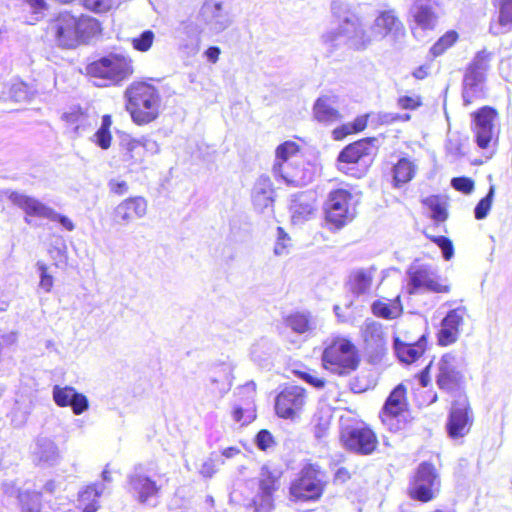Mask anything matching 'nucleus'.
Masks as SVG:
<instances>
[{
	"label": "nucleus",
	"instance_id": "obj_63",
	"mask_svg": "<svg viewBox=\"0 0 512 512\" xmlns=\"http://www.w3.org/2000/svg\"><path fill=\"white\" fill-rule=\"evenodd\" d=\"M205 56L207 58V60L211 63H216L219 59V56L221 54V50L219 47L217 46H210L206 51H205Z\"/></svg>",
	"mask_w": 512,
	"mask_h": 512
},
{
	"label": "nucleus",
	"instance_id": "obj_2",
	"mask_svg": "<svg viewBox=\"0 0 512 512\" xmlns=\"http://www.w3.org/2000/svg\"><path fill=\"white\" fill-rule=\"evenodd\" d=\"M125 110L137 126L155 122L161 115L164 102L160 88L151 80H135L124 91Z\"/></svg>",
	"mask_w": 512,
	"mask_h": 512
},
{
	"label": "nucleus",
	"instance_id": "obj_42",
	"mask_svg": "<svg viewBox=\"0 0 512 512\" xmlns=\"http://www.w3.org/2000/svg\"><path fill=\"white\" fill-rule=\"evenodd\" d=\"M332 414L328 410H318L314 413L311 424L316 438L324 437L331 426Z\"/></svg>",
	"mask_w": 512,
	"mask_h": 512
},
{
	"label": "nucleus",
	"instance_id": "obj_28",
	"mask_svg": "<svg viewBox=\"0 0 512 512\" xmlns=\"http://www.w3.org/2000/svg\"><path fill=\"white\" fill-rule=\"evenodd\" d=\"M103 492V486L99 483H91L82 487L76 497L75 505L80 512H96L99 508V498Z\"/></svg>",
	"mask_w": 512,
	"mask_h": 512
},
{
	"label": "nucleus",
	"instance_id": "obj_56",
	"mask_svg": "<svg viewBox=\"0 0 512 512\" xmlns=\"http://www.w3.org/2000/svg\"><path fill=\"white\" fill-rule=\"evenodd\" d=\"M381 123L383 124H394L398 122H408L411 120V115L408 113H385L380 116Z\"/></svg>",
	"mask_w": 512,
	"mask_h": 512
},
{
	"label": "nucleus",
	"instance_id": "obj_30",
	"mask_svg": "<svg viewBox=\"0 0 512 512\" xmlns=\"http://www.w3.org/2000/svg\"><path fill=\"white\" fill-rule=\"evenodd\" d=\"M147 149L139 140L130 139L121 144L120 160L128 167L141 165L145 161Z\"/></svg>",
	"mask_w": 512,
	"mask_h": 512
},
{
	"label": "nucleus",
	"instance_id": "obj_35",
	"mask_svg": "<svg viewBox=\"0 0 512 512\" xmlns=\"http://www.w3.org/2000/svg\"><path fill=\"white\" fill-rule=\"evenodd\" d=\"M19 512H42V492L35 489H20L16 494Z\"/></svg>",
	"mask_w": 512,
	"mask_h": 512
},
{
	"label": "nucleus",
	"instance_id": "obj_16",
	"mask_svg": "<svg viewBox=\"0 0 512 512\" xmlns=\"http://www.w3.org/2000/svg\"><path fill=\"white\" fill-rule=\"evenodd\" d=\"M282 476L283 472L279 469L267 465L261 468L258 478V493L253 501L256 511L259 512L262 509L270 511L273 508L274 494L281 486Z\"/></svg>",
	"mask_w": 512,
	"mask_h": 512
},
{
	"label": "nucleus",
	"instance_id": "obj_29",
	"mask_svg": "<svg viewBox=\"0 0 512 512\" xmlns=\"http://www.w3.org/2000/svg\"><path fill=\"white\" fill-rule=\"evenodd\" d=\"M334 99L328 95L318 97L313 105V117L316 121L323 124H330L342 119L341 112L334 107Z\"/></svg>",
	"mask_w": 512,
	"mask_h": 512
},
{
	"label": "nucleus",
	"instance_id": "obj_34",
	"mask_svg": "<svg viewBox=\"0 0 512 512\" xmlns=\"http://www.w3.org/2000/svg\"><path fill=\"white\" fill-rule=\"evenodd\" d=\"M371 310L374 316L386 320H393L403 313V306L400 295L388 301L379 299L372 303Z\"/></svg>",
	"mask_w": 512,
	"mask_h": 512
},
{
	"label": "nucleus",
	"instance_id": "obj_27",
	"mask_svg": "<svg viewBox=\"0 0 512 512\" xmlns=\"http://www.w3.org/2000/svg\"><path fill=\"white\" fill-rule=\"evenodd\" d=\"M437 3L434 0H414L411 15L414 22L423 30L434 29L438 15Z\"/></svg>",
	"mask_w": 512,
	"mask_h": 512
},
{
	"label": "nucleus",
	"instance_id": "obj_36",
	"mask_svg": "<svg viewBox=\"0 0 512 512\" xmlns=\"http://www.w3.org/2000/svg\"><path fill=\"white\" fill-rule=\"evenodd\" d=\"M273 186L268 180L257 182L252 190V201L255 209L263 211L272 208L274 204Z\"/></svg>",
	"mask_w": 512,
	"mask_h": 512
},
{
	"label": "nucleus",
	"instance_id": "obj_1",
	"mask_svg": "<svg viewBox=\"0 0 512 512\" xmlns=\"http://www.w3.org/2000/svg\"><path fill=\"white\" fill-rule=\"evenodd\" d=\"M47 34L62 49H74L87 44L102 32L101 23L91 16L75 15L71 11H61L48 22Z\"/></svg>",
	"mask_w": 512,
	"mask_h": 512
},
{
	"label": "nucleus",
	"instance_id": "obj_17",
	"mask_svg": "<svg viewBox=\"0 0 512 512\" xmlns=\"http://www.w3.org/2000/svg\"><path fill=\"white\" fill-rule=\"evenodd\" d=\"M435 378L437 387L442 391L453 392L461 388L464 378L454 354L447 352L440 357Z\"/></svg>",
	"mask_w": 512,
	"mask_h": 512
},
{
	"label": "nucleus",
	"instance_id": "obj_31",
	"mask_svg": "<svg viewBox=\"0 0 512 512\" xmlns=\"http://www.w3.org/2000/svg\"><path fill=\"white\" fill-rule=\"evenodd\" d=\"M375 269H356L353 270L347 279V287L349 292L354 296L366 294L373 283Z\"/></svg>",
	"mask_w": 512,
	"mask_h": 512
},
{
	"label": "nucleus",
	"instance_id": "obj_55",
	"mask_svg": "<svg viewBox=\"0 0 512 512\" xmlns=\"http://www.w3.org/2000/svg\"><path fill=\"white\" fill-rule=\"evenodd\" d=\"M452 187L465 194H469L474 189V181L469 177H455L451 180Z\"/></svg>",
	"mask_w": 512,
	"mask_h": 512
},
{
	"label": "nucleus",
	"instance_id": "obj_47",
	"mask_svg": "<svg viewBox=\"0 0 512 512\" xmlns=\"http://www.w3.org/2000/svg\"><path fill=\"white\" fill-rule=\"evenodd\" d=\"M31 11L35 20H39L50 8L48 0H20Z\"/></svg>",
	"mask_w": 512,
	"mask_h": 512
},
{
	"label": "nucleus",
	"instance_id": "obj_20",
	"mask_svg": "<svg viewBox=\"0 0 512 512\" xmlns=\"http://www.w3.org/2000/svg\"><path fill=\"white\" fill-rule=\"evenodd\" d=\"M375 32L382 38L391 37L397 42L406 36V28L394 9L380 11L373 24Z\"/></svg>",
	"mask_w": 512,
	"mask_h": 512
},
{
	"label": "nucleus",
	"instance_id": "obj_12",
	"mask_svg": "<svg viewBox=\"0 0 512 512\" xmlns=\"http://www.w3.org/2000/svg\"><path fill=\"white\" fill-rule=\"evenodd\" d=\"M474 414L466 395H459L449 408L445 429L452 440L466 437L473 427Z\"/></svg>",
	"mask_w": 512,
	"mask_h": 512
},
{
	"label": "nucleus",
	"instance_id": "obj_59",
	"mask_svg": "<svg viewBox=\"0 0 512 512\" xmlns=\"http://www.w3.org/2000/svg\"><path fill=\"white\" fill-rule=\"evenodd\" d=\"M52 214L51 217H48L49 220L59 222L68 231H72L75 228L74 223L67 216L56 213L54 209H52Z\"/></svg>",
	"mask_w": 512,
	"mask_h": 512
},
{
	"label": "nucleus",
	"instance_id": "obj_41",
	"mask_svg": "<svg viewBox=\"0 0 512 512\" xmlns=\"http://www.w3.org/2000/svg\"><path fill=\"white\" fill-rule=\"evenodd\" d=\"M112 117L109 114L102 116L101 126L93 136V142L103 150L111 147L113 136L111 133Z\"/></svg>",
	"mask_w": 512,
	"mask_h": 512
},
{
	"label": "nucleus",
	"instance_id": "obj_14",
	"mask_svg": "<svg viewBox=\"0 0 512 512\" xmlns=\"http://www.w3.org/2000/svg\"><path fill=\"white\" fill-rule=\"evenodd\" d=\"M498 112L494 107L483 106L471 113L473 122L472 131L475 142L480 149L486 150L498 144V135L495 131V121Z\"/></svg>",
	"mask_w": 512,
	"mask_h": 512
},
{
	"label": "nucleus",
	"instance_id": "obj_51",
	"mask_svg": "<svg viewBox=\"0 0 512 512\" xmlns=\"http://www.w3.org/2000/svg\"><path fill=\"white\" fill-rule=\"evenodd\" d=\"M292 373L299 379L313 386L314 388L322 389L326 385V380L322 377L317 376L316 373L302 371L298 369H294Z\"/></svg>",
	"mask_w": 512,
	"mask_h": 512
},
{
	"label": "nucleus",
	"instance_id": "obj_44",
	"mask_svg": "<svg viewBox=\"0 0 512 512\" xmlns=\"http://www.w3.org/2000/svg\"><path fill=\"white\" fill-rule=\"evenodd\" d=\"M32 95L33 92L31 90V87L22 81H17L13 83L9 89V96L15 102L29 101L31 100Z\"/></svg>",
	"mask_w": 512,
	"mask_h": 512
},
{
	"label": "nucleus",
	"instance_id": "obj_50",
	"mask_svg": "<svg viewBox=\"0 0 512 512\" xmlns=\"http://www.w3.org/2000/svg\"><path fill=\"white\" fill-rule=\"evenodd\" d=\"M423 105L421 95H402L397 98V106L402 110H417Z\"/></svg>",
	"mask_w": 512,
	"mask_h": 512
},
{
	"label": "nucleus",
	"instance_id": "obj_5",
	"mask_svg": "<svg viewBox=\"0 0 512 512\" xmlns=\"http://www.w3.org/2000/svg\"><path fill=\"white\" fill-rule=\"evenodd\" d=\"M276 160L273 172L280 176L287 185L301 187L311 180V175L306 169L300 155V146L294 141H285L275 151Z\"/></svg>",
	"mask_w": 512,
	"mask_h": 512
},
{
	"label": "nucleus",
	"instance_id": "obj_57",
	"mask_svg": "<svg viewBox=\"0 0 512 512\" xmlns=\"http://www.w3.org/2000/svg\"><path fill=\"white\" fill-rule=\"evenodd\" d=\"M109 190L112 194L117 196H123L129 190L128 183L124 180H115L112 179L108 183Z\"/></svg>",
	"mask_w": 512,
	"mask_h": 512
},
{
	"label": "nucleus",
	"instance_id": "obj_54",
	"mask_svg": "<svg viewBox=\"0 0 512 512\" xmlns=\"http://www.w3.org/2000/svg\"><path fill=\"white\" fill-rule=\"evenodd\" d=\"M83 6L95 13H105L111 9L112 3L111 0H83Z\"/></svg>",
	"mask_w": 512,
	"mask_h": 512
},
{
	"label": "nucleus",
	"instance_id": "obj_45",
	"mask_svg": "<svg viewBox=\"0 0 512 512\" xmlns=\"http://www.w3.org/2000/svg\"><path fill=\"white\" fill-rule=\"evenodd\" d=\"M154 39V32L145 30L139 36L131 39V45L136 51L147 52L152 47Z\"/></svg>",
	"mask_w": 512,
	"mask_h": 512
},
{
	"label": "nucleus",
	"instance_id": "obj_15",
	"mask_svg": "<svg viewBox=\"0 0 512 512\" xmlns=\"http://www.w3.org/2000/svg\"><path fill=\"white\" fill-rule=\"evenodd\" d=\"M409 294L420 291L445 294L451 290L450 284L436 276L429 265H412L407 270Z\"/></svg>",
	"mask_w": 512,
	"mask_h": 512
},
{
	"label": "nucleus",
	"instance_id": "obj_32",
	"mask_svg": "<svg viewBox=\"0 0 512 512\" xmlns=\"http://www.w3.org/2000/svg\"><path fill=\"white\" fill-rule=\"evenodd\" d=\"M89 117L87 112L80 106H74L68 111L64 112L61 120L68 133L78 135L80 132L86 130L89 126Z\"/></svg>",
	"mask_w": 512,
	"mask_h": 512
},
{
	"label": "nucleus",
	"instance_id": "obj_61",
	"mask_svg": "<svg viewBox=\"0 0 512 512\" xmlns=\"http://www.w3.org/2000/svg\"><path fill=\"white\" fill-rule=\"evenodd\" d=\"M217 472V466L214 460L205 461L200 469V474L205 478H211Z\"/></svg>",
	"mask_w": 512,
	"mask_h": 512
},
{
	"label": "nucleus",
	"instance_id": "obj_6",
	"mask_svg": "<svg viewBox=\"0 0 512 512\" xmlns=\"http://www.w3.org/2000/svg\"><path fill=\"white\" fill-rule=\"evenodd\" d=\"M135 72L133 59L122 53H109L86 66L88 76L102 80L105 85H119Z\"/></svg>",
	"mask_w": 512,
	"mask_h": 512
},
{
	"label": "nucleus",
	"instance_id": "obj_60",
	"mask_svg": "<svg viewBox=\"0 0 512 512\" xmlns=\"http://www.w3.org/2000/svg\"><path fill=\"white\" fill-rule=\"evenodd\" d=\"M352 478V472L347 467H340L333 476L335 483L344 484Z\"/></svg>",
	"mask_w": 512,
	"mask_h": 512
},
{
	"label": "nucleus",
	"instance_id": "obj_11",
	"mask_svg": "<svg viewBox=\"0 0 512 512\" xmlns=\"http://www.w3.org/2000/svg\"><path fill=\"white\" fill-rule=\"evenodd\" d=\"M352 200V193L346 189L337 188L329 192L324 214L331 229L341 230L354 219Z\"/></svg>",
	"mask_w": 512,
	"mask_h": 512
},
{
	"label": "nucleus",
	"instance_id": "obj_40",
	"mask_svg": "<svg viewBox=\"0 0 512 512\" xmlns=\"http://www.w3.org/2000/svg\"><path fill=\"white\" fill-rule=\"evenodd\" d=\"M460 39V35L456 30H448L430 47L429 53L433 58H437L445 54Z\"/></svg>",
	"mask_w": 512,
	"mask_h": 512
},
{
	"label": "nucleus",
	"instance_id": "obj_33",
	"mask_svg": "<svg viewBox=\"0 0 512 512\" xmlns=\"http://www.w3.org/2000/svg\"><path fill=\"white\" fill-rule=\"evenodd\" d=\"M370 120V113L360 114L353 121L343 123L332 130V138L335 141H343L347 137L359 134L366 130Z\"/></svg>",
	"mask_w": 512,
	"mask_h": 512
},
{
	"label": "nucleus",
	"instance_id": "obj_4",
	"mask_svg": "<svg viewBox=\"0 0 512 512\" xmlns=\"http://www.w3.org/2000/svg\"><path fill=\"white\" fill-rule=\"evenodd\" d=\"M326 471L315 462H306L290 482L289 499L294 503H311L319 501L328 486Z\"/></svg>",
	"mask_w": 512,
	"mask_h": 512
},
{
	"label": "nucleus",
	"instance_id": "obj_39",
	"mask_svg": "<svg viewBox=\"0 0 512 512\" xmlns=\"http://www.w3.org/2000/svg\"><path fill=\"white\" fill-rule=\"evenodd\" d=\"M421 203L431 212L435 222H444L448 218L447 202L440 195H430L421 200Z\"/></svg>",
	"mask_w": 512,
	"mask_h": 512
},
{
	"label": "nucleus",
	"instance_id": "obj_3",
	"mask_svg": "<svg viewBox=\"0 0 512 512\" xmlns=\"http://www.w3.org/2000/svg\"><path fill=\"white\" fill-rule=\"evenodd\" d=\"M361 361L360 350L350 337L336 335L324 343L321 365L337 377L350 376L359 368Z\"/></svg>",
	"mask_w": 512,
	"mask_h": 512
},
{
	"label": "nucleus",
	"instance_id": "obj_21",
	"mask_svg": "<svg viewBox=\"0 0 512 512\" xmlns=\"http://www.w3.org/2000/svg\"><path fill=\"white\" fill-rule=\"evenodd\" d=\"M127 483L128 492L140 504H147L151 499L158 497L161 491V486L143 473L129 475Z\"/></svg>",
	"mask_w": 512,
	"mask_h": 512
},
{
	"label": "nucleus",
	"instance_id": "obj_58",
	"mask_svg": "<svg viewBox=\"0 0 512 512\" xmlns=\"http://www.w3.org/2000/svg\"><path fill=\"white\" fill-rule=\"evenodd\" d=\"M278 239L275 245L274 251L276 254H282L286 248V243L290 240L288 234L284 231L282 227H278Z\"/></svg>",
	"mask_w": 512,
	"mask_h": 512
},
{
	"label": "nucleus",
	"instance_id": "obj_52",
	"mask_svg": "<svg viewBox=\"0 0 512 512\" xmlns=\"http://www.w3.org/2000/svg\"><path fill=\"white\" fill-rule=\"evenodd\" d=\"M37 268L40 272L39 287L45 292H50L53 288L54 279L48 271V266L43 262H38Z\"/></svg>",
	"mask_w": 512,
	"mask_h": 512
},
{
	"label": "nucleus",
	"instance_id": "obj_22",
	"mask_svg": "<svg viewBox=\"0 0 512 512\" xmlns=\"http://www.w3.org/2000/svg\"><path fill=\"white\" fill-rule=\"evenodd\" d=\"M52 396L58 407H70L75 415H81L89 408V400L86 395L78 392L72 386L53 387Z\"/></svg>",
	"mask_w": 512,
	"mask_h": 512
},
{
	"label": "nucleus",
	"instance_id": "obj_38",
	"mask_svg": "<svg viewBox=\"0 0 512 512\" xmlns=\"http://www.w3.org/2000/svg\"><path fill=\"white\" fill-rule=\"evenodd\" d=\"M286 327L297 334H304L312 330L313 320L309 313L292 312L283 318Z\"/></svg>",
	"mask_w": 512,
	"mask_h": 512
},
{
	"label": "nucleus",
	"instance_id": "obj_23",
	"mask_svg": "<svg viewBox=\"0 0 512 512\" xmlns=\"http://www.w3.org/2000/svg\"><path fill=\"white\" fill-rule=\"evenodd\" d=\"M147 201L142 196L128 197L121 201L114 210L117 223L128 224L142 218L147 212Z\"/></svg>",
	"mask_w": 512,
	"mask_h": 512
},
{
	"label": "nucleus",
	"instance_id": "obj_37",
	"mask_svg": "<svg viewBox=\"0 0 512 512\" xmlns=\"http://www.w3.org/2000/svg\"><path fill=\"white\" fill-rule=\"evenodd\" d=\"M416 173L415 164L408 158H400L392 168L393 185L396 188L410 182Z\"/></svg>",
	"mask_w": 512,
	"mask_h": 512
},
{
	"label": "nucleus",
	"instance_id": "obj_8",
	"mask_svg": "<svg viewBox=\"0 0 512 512\" xmlns=\"http://www.w3.org/2000/svg\"><path fill=\"white\" fill-rule=\"evenodd\" d=\"M441 486V476L436 466L423 461L410 476L406 492L413 501L429 503L438 497Z\"/></svg>",
	"mask_w": 512,
	"mask_h": 512
},
{
	"label": "nucleus",
	"instance_id": "obj_19",
	"mask_svg": "<svg viewBox=\"0 0 512 512\" xmlns=\"http://www.w3.org/2000/svg\"><path fill=\"white\" fill-rule=\"evenodd\" d=\"M375 142V137H364L346 145L337 157L339 170L349 174L348 165L357 164L368 157L372 153Z\"/></svg>",
	"mask_w": 512,
	"mask_h": 512
},
{
	"label": "nucleus",
	"instance_id": "obj_48",
	"mask_svg": "<svg viewBox=\"0 0 512 512\" xmlns=\"http://www.w3.org/2000/svg\"><path fill=\"white\" fill-rule=\"evenodd\" d=\"M493 196L494 187H491L488 194L477 203L474 209L475 218L477 220H482L488 215L492 207Z\"/></svg>",
	"mask_w": 512,
	"mask_h": 512
},
{
	"label": "nucleus",
	"instance_id": "obj_53",
	"mask_svg": "<svg viewBox=\"0 0 512 512\" xmlns=\"http://www.w3.org/2000/svg\"><path fill=\"white\" fill-rule=\"evenodd\" d=\"M255 443L258 449L261 451H266L274 446L276 441L274 440V437L269 430L261 429L255 437Z\"/></svg>",
	"mask_w": 512,
	"mask_h": 512
},
{
	"label": "nucleus",
	"instance_id": "obj_9",
	"mask_svg": "<svg viewBox=\"0 0 512 512\" xmlns=\"http://www.w3.org/2000/svg\"><path fill=\"white\" fill-rule=\"evenodd\" d=\"M342 447L357 455H371L377 451L379 438L376 431L363 420H355L353 424H343L339 431Z\"/></svg>",
	"mask_w": 512,
	"mask_h": 512
},
{
	"label": "nucleus",
	"instance_id": "obj_13",
	"mask_svg": "<svg viewBox=\"0 0 512 512\" xmlns=\"http://www.w3.org/2000/svg\"><path fill=\"white\" fill-rule=\"evenodd\" d=\"M309 402L307 390L299 385H286L275 397V414L285 420H295Z\"/></svg>",
	"mask_w": 512,
	"mask_h": 512
},
{
	"label": "nucleus",
	"instance_id": "obj_43",
	"mask_svg": "<svg viewBox=\"0 0 512 512\" xmlns=\"http://www.w3.org/2000/svg\"><path fill=\"white\" fill-rule=\"evenodd\" d=\"M494 7L498 11V24L512 29V0H494Z\"/></svg>",
	"mask_w": 512,
	"mask_h": 512
},
{
	"label": "nucleus",
	"instance_id": "obj_64",
	"mask_svg": "<svg viewBox=\"0 0 512 512\" xmlns=\"http://www.w3.org/2000/svg\"><path fill=\"white\" fill-rule=\"evenodd\" d=\"M429 74V66L428 65H420L414 69L412 72V76L417 80L425 79Z\"/></svg>",
	"mask_w": 512,
	"mask_h": 512
},
{
	"label": "nucleus",
	"instance_id": "obj_10",
	"mask_svg": "<svg viewBox=\"0 0 512 512\" xmlns=\"http://www.w3.org/2000/svg\"><path fill=\"white\" fill-rule=\"evenodd\" d=\"M492 53L486 50L475 54L472 61L467 65L463 76V102L468 106L485 98L483 82L486 79V72L490 67Z\"/></svg>",
	"mask_w": 512,
	"mask_h": 512
},
{
	"label": "nucleus",
	"instance_id": "obj_25",
	"mask_svg": "<svg viewBox=\"0 0 512 512\" xmlns=\"http://www.w3.org/2000/svg\"><path fill=\"white\" fill-rule=\"evenodd\" d=\"M428 338L421 335L415 342H406L400 338L394 339V350L400 362L413 364L417 362L427 351Z\"/></svg>",
	"mask_w": 512,
	"mask_h": 512
},
{
	"label": "nucleus",
	"instance_id": "obj_26",
	"mask_svg": "<svg viewBox=\"0 0 512 512\" xmlns=\"http://www.w3.org/2000/svg\"><path fill=\"white\" fill-rule=\"evenodd\" d=\"M8 198L15 206L25 212L26 222H29L27 217H42L48 219V217L53 215L52 208L31 196L13 191L9 194Z\"/></svg>",
	"mask_w": 512,
	"mask_h": 512
},
{
	"label": "nucleus",
	"instance_id": "obj_7",
	"mask_svg": "<svg viewBox=\"0 0 512 512\" xmlns=\"http://www.w3.org/2000/svg\"><path fill=\"white\" fill-rule=\"evenodd\" d=\"M409 410L408 388L405 384L399 383L390 391L379 411L380 422L390 432H400L410 423Z\"/></svg>",
	"mask_w": 512,
	"mask_h": 512
},
{
	"label": "nucleus",
	"instance_id": "obj_49",
	"mask_svg": "<svg viewBox=\"0 0 512 512\" xmlns=\"http://www.w3.org/2000/svg\"><path fill=\"white\" fill-rule=\"evenodd\" d=\"M427 237L442 250L443 258L445 260L448 261L454 256V245L451 239L442 235Z\"/></svg>",
	"mask_w": 512,
	"mask_h": 512
},
{
	"label": "nucleus",
	"instance_id": "obj_62",
	"mask_svg": "<svg viewBox=\"0 0 512 512\" xmlns=\"http://www.w3.org/2000/svg\"><path fill=\"white\" fill-rule=\"evenodd\" d=\"M432 366V361L429 362L418 374L417 378L422 387H428L431 383L430 378V368Z\"/></svg>",
	"mask_w": 512,
	"mask_h": 512
},
{
	"label": "nucleus",
	"instance_id": "obj_24",
	"mask_svg": "<svg viewBox=\"0 0 512 512\" xmlns=\"http://www.w3.org/2000/svg\"><path fill=\"white\" fill-rule=\"evenodd\" d=\"M247 394L246 397H241L239 403H237L232 411L231 415L236 423L244 426L251 423L256 418V406H255V387L244 386L242 387L238 395Z\"/></svg>",
	"mask_w": 512,
	"mask_h": 512
},
{
	"label": "nucleus",
	"instance_id": "obj_18",
	"mask_svg": "<svg viewBox=\"0 0 512 512\" xmlns=\"http://www.w3.org/2000/svg\"><path fill=\"white\" fill-rule=\"evenodd\" d=\"M468 309L460 305L447 312L440 323V329L436 333L437 344L446 347L454 344L460 335V329L466 318H468Z\"/></svg>",
	"mask_w": 512,
	"mask_h": 512
},
{
	"label": "nucleus",
	"instance_id": "obj_46",
	"mask_svg": "<svg viewBox=\"0 0 512 512\" xmlns=\"http://www.w3.org/2000/svg\"><path fill=\"white\" fill-rule=\"evenodd\" d=\"M363 341L366 344H369L370 341H374L378 345H382L384 342V335L382 328L377 323H368L365 325V328L363 329Z\"/></svg>",
	"mask_w": 512,
	"mask_h": 512
}]
</instances>
